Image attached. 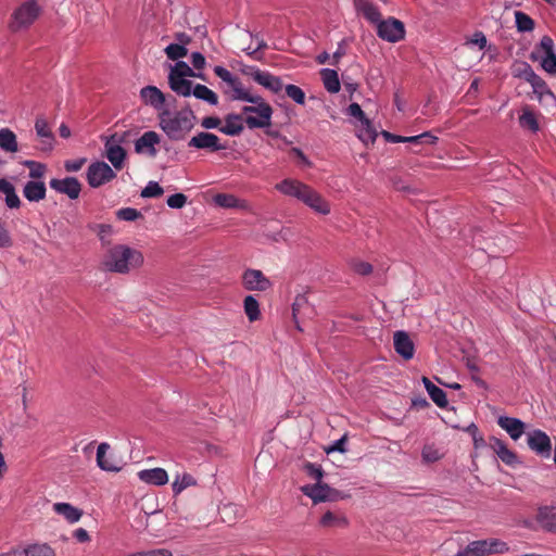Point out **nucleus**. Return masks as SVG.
<instances>
[{
	"label": "nucleus",
	"instance_id": "17",
	"mask_svg": "<svg viewBox=\"0 0 556 556\" xmlns=\"http://www.w3.org/2000/svg\"><path fill=\"white\" fill-rule=\"evenodd\" d=\"M188 146L190 148L206 149L210 151H219L226 149L225 146L220 144V140L216 135L206 131H201L193 136L188 142Z\"/></svg>",
	"mask_w": 556,
	"mask_h": 556
},
{
	"label": "nucleus",
	"instance_id": "35",
	"mask_svg": "<svg viewBox=\"0 0 556 556\" xmlns=\"http://www.w3.org/2000/svg\"><path fill=\"white\" fill-rule=\"evenodd\" d=\"M0 148L10 153L18 151L16 135L9 128L0 129Z\"/></svg>",
	"mask_w": 556,
	"mask_h": 556
},
{
	"label": "nucleus",
	"instance_id": "43",
	"mask_svg": "<svg viewBox=\"0 0 556 556\" xmlns=\"http://www.w3.org/2000/svg\"><path fill=\"white\" fill-rule=\"evenodd\" d=\"M92 231H94L101 241L103 247L111 244V237L113 233V228L108 224H96L90 227Z\"/></svg>",
	"mask_w": 556,
	"mask_h": 556
},
{
	"label": "nucleus",
	"instance_id": "22",
	"mask_svg": "<svg viewBox=\"0 0 556 556\" xmlns=\"http://www.w3.org/2000/svg\"><path fill=\"white\" fill-rule=\"evenodd\" d=\"M160 142V136L153 131H146L139 139L135 142V151L137 153H146L150 156H154L156 154L155 146Z\"/></svg>",
	"mask_w": 556,
	"mask_h": 556
},
{
	"label": "nucleus",
	"instance_id": "62",
	"mask_svg": "<svg viewBox=\"0 0 556 556\" xmlns=\"http://www.w3.org/2000/svg\"><path fill=\"white\" fill-rule=\"evenodd\" d=\"M305 470L307 475H309L312 478H314L317 481H320L323 478V469L320 466H316L314 464H306Z\"/></svg>",
	"mask_w": 556,
	"mask_h": 556
},
{
	"label": "nucleus",
	"instance_id": "8",
	"mask_svg": "<svg viewBox=\"0 0 556 556\" xmlns=\"http://www.w3.org/2000/svg\"><path fill=\"white\" fill-rule=\"evenodd\" d=\"M127 132H115L105 142V153L108 160L116 169H122L126 157V151L121 147L125 141Z\"/></svg>",
	"mask_w": 556,
	"mask_h": 556
},
{
	"label": "nucleus",
	"instance_id": "61",
	"mask_svg": "<svg viewBox=\"0 0 556 556\" xmlns=\"http://www.w3.org/2000/svg\"><path fill=\"white\" fill-rule=\"evenodd\" d=\"M345 441H346L345 435H343L339 440H336L329 447H327L325 450L326 453H328V454L333 453V452L344 453L345 452Z\"/></svg>",
	"mask_w": 556,
	"mask_h": 556
},
{
	"label": "nucleus",
	"instance_id": "50",
	"mask_svg": "<svg viewBox=\"0 0 556 556\" xmlns=\"http://www.w3.org/2000/svg\"><path fill=\"white\" fill-rule=\"evenodd\" d=\"M116 217L121 220L134 222L138 218H142V214L137 208L123 207L116 212Z\"/></svg>",
	"mask_w": 556,
	"mask_h": 556
},
{
	"label": "nucleus",
	"instance_id": "5",
	"mask_svg": "<svg viewBox=\"0 0 556 556\" xmlns=\"http://www.w3.org/2000/svg\"><path fill=\"white\" fill-rule=\"evenodd\" d=\"M509 552L508 544L500 539H485L470 542L455 556H490L503 555Z\"/></svg>",
	"mask_w": 556,
	"mask_h": 556
},
{
	"label": "nucleus",
	"instance_id": "56",
	"mask_svg": "<svg viewBox=\"0 0 556 556\" xmlns=\"http://www.w3.org/2000/svg\"><path fill=\"white\" fill-rule=\"evenodd\" d=\"M528 83L532 86L535 93L543 94L547 90L546 83L535 72Z\"/></svg>",
	"mask_w": 556,
	"mask_h": 556
},
{
	"label": "nucleus",
	"instance_id": "31",
	"mask_svg": "<svg viewBox=\"0 0 556 556\" xmlns=\"http://www.w3.org/2000/svg\"><path fill=\"white\" fill-rule=\"evenodd\" d=\"M425 389L427 390L430 399L441 408L447 405L446 393L435 384H433L427 377L421 379Z\"/></svg>",
	"mask_w": 556,
	"mask_h": 556
},
{
	"label": "nucleus",
	"instance_id": "60",
	"mask_svg": "<svg viewBox=\"0 0 556 556\" xmlns=\"http://www.w3.org/2000/svg\"><path fill=\"white\" fill-rule=\"evenodd\" d=\"M466 45H475L479 47V50H483L486 47V37L482 31H476L473 36L466 41Z\"/></svg>",
	"mask_w": 556,
	"mask_h": 556
},
{
	"label": "nucleus",
	"instance_id": "64",
	"mask_svg": "<svg viewBox=\"0 0 556 556\" xmlns=\"http://www.w3.org/2000/svg\"><path fill=\"white\" fill-rule=\"evenodd\" d=\"M191 63L195 70H202L205 66V58L200 52H193L191 54Z\"/></svg>",
	"mask_w": 556,
	"mask_h": 556
},
{
	"label": "nucleus",
	"instance_id": "49",
	"mask_svg": "<svg viewBox=\"0 0 556 556\" xmlns=\"http://www.w3.org/2000/svg\"><path fill=\"white\" fill-rule=\"evenodd\" d=\"M394 348H414L415 343L404 330L395 331L393 334Z\"/></svg>",
	"mask_w": 556,
	"mask_h": 556
},
{
	"label": "nucleus",
	"instance_id": "46",
	"mask_svg": "<svg viewBox=\"0 0 556 556\" xmlns=\"http://www.w3.org/2000/svg\"><path fill=\"white\" fill-rule=\"evenodd\" d=\"M358 138L364 142H374L377 138V131L374 128L371 122L368 119L367 124H361V129L358 132Z\"/></svg>",
	"mask_w": 556,
	"mask_h": 556
},
{
	"label": "nucleus",
	"instance_id": "39",
	"mask_svg": "<svg viewBox=\"0 0 556 556\" xmlns=\"http://www.w3.org/2000/svg\"><path fill=\"white\" fill-rule=\"evenodd\" d=\"M515 22L517 30L520 33L532 31L535 26L533 18L522 11L515 12Z\"/></svg>",
	"mask_w": 556,
	"mask_h": 556
},
{
	"label": "nucleus",
	"instance_id": "59",
	"mask_svg": "<svg viewBox=\"0 0 556 556\" xmlns=\"http://www.w3.org/2000/svg\"><path fill=\"white\" fill-rule=\"evenodd\" d=\"M12 244L13 240L5 227V223L0 220V249L10 248Z\"/></svg>",
	"mask_w": 556,
	"mask_h": 556
},
{
	"label": "nucleus",
	"instance_id": "9",
	"mask_svg": "<svg viewBox=\"0 0 556 556\" xmlns=\"http://www.w3.org/2000/svg\"><path fill=\"white\" fill-rule=\"evenodd\" d=\"M242 286L249 291L265 292L273 288V282L260 269L248 268L242 274Z\"/></svg>",
	"mask_w": 556,
	"mask_h": 556
},
{
	"label": "nucleus",
	"instance_id": "57",
	"mask_svg": "<svg viewBox=\"0 0 556 556\" xmlns=\"http://www.w3.org/2000/svg\"><path fill=\"white\" fill-rule=\"evenodd\" d=\"M348 114L358 119L361 124L368 123V118L366 117L364 111L362 110L358 103H351L348 108Z\"/></svg>",
	"mask_w": 556,
	"mask_h": 556
},
{
	"label": "nucleus",
	"instance_id": "47",
	"mask_svg": "<svg viewBox=\"0 0 556 556\" xmlns=\"http://www.w3.org/2000/svg\"><path fill=\"white\" fill-rule=\"evenodd\" d=\"M165 53L169 60L178 61L180 58L187 55L188 50L185 46L179 43H170L165 48Z\"/></svg>",
	"mask_w": 556,
	"mask_h": 556
},
{
	"label": "nucleus",
	"instance_id": "42",
	"mask_svg": "<svg viewBox=\"0 0 556 556\" xmlns=\"http://www.w3.org/2000/svg\"><path fill=\"white\" fill-rule=\"evenodd\" d=\"M519 123L522 128H527L533 132L539 130V123L535 114L528 108L523 109L519 117Z\"/></svg>",
	"mask_w": 556,
	"mask_h": 556
},
{
	"label": "nucleus",
	"instance_id": "12",
	"mask_svg": "<svg viewBox=\"0 0 556 556\" xmlns=\"http://www.w3.org/2000/svg\"><path fill=\"white\" fill-rule=\"evenodd\" d=\"M303 494L308 496L315 504L336 501L338 498V492L331 489L329 485L317 481L315 484H306L301 488Z\"/></svg>",
	"mask_w": 556,
	"mask_h": 556
},
{
	"label": "nucleus",
	"instance_id": "28",
	"mask_svg": "<svg viewBox=\"0 0 556 556\" xmlns=\"http://www.w3.org/2000/svg\"><path fill=\"white\" fill-rule=\"evenodd\" d=\"M47 188L45 182L29 180L23 188V195L29 202H39L46 198Z\"/></svg>",
	"mask_w": 556,
	"mask_h": 556
},
{
	"label": "nucleus",
	"instance_id": "18",
	"mask_svg": "<svg viewBox=\"0 0 556 556\" xmlns=\"http://www.w3.org/2000/svg\"><path fill=\"white\" fill-rule=\"evenodd\" d=\"M554 48V40L549 36H543L540 41V49L545 55L541 59V66L548 74L556 73V53Z\"/></svg>",
	"mask_w": 556,
	"mask_h": 556
},
{
	"label": "nucleus",
	"instance_id": "2",
	"mask_svg": "<svg viewBox=\"0 0 556 556\" xmlns=\"http://www.w3.org/2000/svg\"><path fill=\"white\" fill-rule=\"evenodd\" d=\"M280 193L294 198L321 215L330 213V204L312 187L292 178H286L275 186Z\"/></svg>",
	"mask_w": 556,
	"mask_h": 556
},
{
	"label": "nucleus",
	"instance_id": "36",
	"mask_svg": "<svg viewBox=\"0 0 556 556\" xmlns=\"http://www.w3.org/2000/svg\"><path fill=\"white\" fill-rule=\"evenodd\" d=\"M320 76L326 90L330 93H337L340 90V80L338 73L334 70L323 68Z\"/></svg>",
	"mask_w": 556,
	"mask_h": 556
},
{
	"label": "nucleus",
	"instance_id": "45",
	"mask_svg": "<svg viewBox=\"0 0 556 556\" xmlns=\"http://www.w3.org/2000/svg\"><path fill=\"white\" fill-rule=\"evenodd\" d=\"M24 166L29 168V177L31 179H40L45 176L47 172V166L40 162L36 161H25Z\"/></svg>",
	"mask_w": 556,
	"mask_h": 556
},
{
	"label": "nucleus",
	"instance_id": "32",
	"mask_svg": "<svg viewBox=\"0 0 556 556\" xmlns=\"http://www.w3.org/2000/svg\"><path fill=\"white\" fill-rule=\"evenodd\" d=\"M168 84L170 89L178 96L188 97L192 91V81L186 79V77H177L175 75H168Z\"/></svg>",
	"mask_w": 556,
	"mask_h": 556
},
{
	"label": "nucleus",
	"instance_id": "16",
	"mask_svg": "<svg viewBox=\"0 0 556 556\" xmlns=\"http://www.w3.org/2000/svg\"><path fill=\"white\" fill-rule=\"evenodd\" d=\"M529 447L539 455L549 456L552 444L549 437L542 430H533L528 433Z\"/></svg>",
	"mask_w": 556,
	"mask_h": 556
},
{
	"label": "nucleus",
	"instance_id": "14",
	"mask_svg": "<svg viewBox=\"0 0 556 556\" xmlns=\"http://www.w3.org/2000/svg\"><path fill=\"white\" fill-rule=\"evenodd\" d=\"M314 315V308L309 305L305 296L298 295L292 304V317L299 331H303L302 325L306 319H311Z\"/></svg>",
	"mask_w": 556,
	"mask_h": 556
},
{
	"label": "nucleus",
	"instance_id": "1",
	"mask_svg": "<svg viewBox=\"0 0 556 556\" xmlns=\"http://www.w3.org/2000/svg\"><path fill=\"white\" fill-rule=\"evenodd\" d=\"M141 251L126 244H115L105 251L101 268L104 271L126 275L143 265Z\"/></svg>",
	"mask_w": 556,
	"mask_h": 556
},
{
	"label": "nucleus",
	"instance_id": "41",
	"mask_svg": "<svg viewBox=\"0 0 556 556\" xmlns=\"http://www.w3.org/2000/svg\"><path fill=\"white\" fill-rule=\"evenodd\" d=\"M169 74L177 77H198L204 79L202 74H195L193 70L184 61H177V63L170 68Z\"/></svg>",
	"mask_w": 556,
	"mask_h": 556
},
{
	"label": "nucleus",
	"instance_id": "7",
	"mask_svg": "<svg viewBox=\"0 0 556 556\" xmlns=\"http://www.w3.org/2000/svg\"><path fill=\"white\" fill-rule=\"evenodd\" d=\"M376 27L378 37L388 42H399L405 37L404 23L395 17L381 20Z\"/></svg>",
	"mask_w": 556,
	"mask_h": 556
},
{
	"label": "nucleus",
	"instance_id": "54",
	"mask_svg": "<svg viewBox=\"0 0 556 556\" xmlns=\"http://www.w3.org/2000/svg\"><path fill=\"white\" fill-rule=\"evenodd\" d=\"M351 268L358 275L367 276L372 271L371 264L359 261V260H353L351 262Z\"/></svg>",
	"mask_w": 556,
	"mask_h": 556
},
{
	"label": "nucleus",
	"instance_id": "40",
	"mask_svg": "<svg viewBox=\"0 0 556 556\" xmlns=\"http://www.w3.org/2000/svg\"><path fill=\"white\" fill-rule=\"evenodd\" d=\"M244 312L250 321H255L260 318V304L253 295H248L243 301Z\"/></svg>",
	"mask_w": 556,
	"mask_h": 556
},
{
	"label": "nucleus",
	"instance_id": "27",
	"mask_svg": "<svg viewBox=\"0 0 556 556\" xmlns=\"http://www.w3.org/2000/svg\"><path fill=\"white\" fill-rule=\"evenodd\" d=\"M53 510L70 523L78 522L84 514L83 510L78 507H75L74 505L65 502L54 503Z\"/></svg>",
	"mask_w": 556,
	"mask_h": 556
},
{
	"label": "nucleus",
	"instance_id": "24",
	"mask_svg": "<svg viewBox=\"0 0 556 556\" xmlns=\"http://www.w3.org/2000/svg\"><path fill=\"white\" fill-rule=\"evenodd\" d=\"M138 478L147 484L156 486L165 485L168 482L167 471L160 467L140 470Z\"/></svg>",
	"mask_w": 556,
	"mask_h": 556
},
{
	"label": "nucleus",
	"instance_id": "44",
	"mask_svg": "<svg viewBox=\"0 0 556 556\" xmlns=\"http://www.w3.org/2000/svg\"><path fill=\"white\" fill-rule=\"evenodd\" d=\"M511 73L514 77L528 81L532 77L534 71L527 62H516L511 67Z\"/></svg>",
	"mask_w": 556,
	"mask_h": 556
},
{
	"label": "nucleus",
	"instance_id": "38",
	"mask_svg": "<svg viewBox=\"0 0 556 556\" xmlns=\"http://www.w3.org/2000/svg\"><path fill=\"white\" fill-rule=\"evenodd\" d=\"M191 93L200 100L206 101L212 105L218 104L217 94L204 85L198 84L192 88Z\"/></svg>",
	"mask_w": 556,
	"mask_h": 556
},
{
	"label": "nucleus",
	"instance_id": "33",
	"mask_svg": "<svg viewBox=\"0 0 556 556\" xmlns=\"http://www.w3.org/2000/svg\"><path fill=\"white\" fill-rule=\"evenodd\" d=\"M214 73L227 84V86L232 90V94H237L241 90L242 84L240 79L232 75L227 68L217 65L214 67Z\"/></svg>",
	"mask_w": 556,
	"mask_h": 556
},
{
	"label": "nucleus",
	"instance_id": "52",
	"mask_svg": "<svg viewBox=\"0 0 556 556\" xmlns=\"http://www.w3.org/2000/svg\"><path fill=\"white\" fill-rule=\"evenodd\" d=\"M164 193L163 188L155 181H149L148 185L142 189V198H157Z\"/></svg>",
	"mask_w": 556,
	"mask_h": 556
},
{
	"label": "nucleus",
	"instance_id": "37",
	"mask_svg": "<svg viewBox=\"0 0 556 556\" xmlns=\"http://www.w3.org/2000/svg\"><path fill=\"white\" fill-rule=\"evenodd\" d=\"M197 480L190 473L177 475L172 483V489L175 495L180 494L189 486H194Z\"/></svg>",
	"mask_w": 556,
	"mask_h": 556
},
{
	"label": "nucleus",
	"instance_id": "11",
	"mask_svg": "<svg viewBox=\"0 0 556 556\" xmlns=\"http://www.w3.org/2000/svg\"><path fill=\"white\" fill-rule=\"evenodd\" d=\"M110 445L100 443L97 448V465L103 471L118 472L123 468L122 460L110 452Z\"/></svg>",
	"mask_w": 556,
	"mask_h": 556
},
{
	"label": "nucleus",
	"instance_id": "29",
	"mask_svg": "<svg viewBox=\"0 0 556 556\" xmlns=\"http://www.w3.org/2000/svg\"><path fill=\"white\" fill-rule=\"evenodd\" d=\"M355 8L368 22L378 24L381 21L379 9L368 0H354Z\"/></svg>",
	"mask_w": 556,
	"mask_h": 556
},
{
	"label": "nucleus",
	"instance_id": "6",
	"mask_svg": "<svg viewBox=\"0 0 556 556\" xmlns=\"http://www.w3.org/2000/svg\"><path fill=\"white\" fill-rule=\"evenodd\" d=\"M40 8L36 0H28L22 3L13 13L10 28L18 31L30 26L39 16Z\"/></svg>",
	"mask_w": 556,
	"mask_h": 556
},
{
	"label": "nucleus",
	"instance_id": "10",
	"mask_svg": "<svg viewBox=\"0 0 556 556\" xmlns=\"http://www.w3.org/2000/svg\"><path fill=\"white\" fill-rule=\"evenodd\" d=\"M115 177L116 174L105 162H94L87 170V181L92 188H98Z\"/></svg>",
	"mask_w": 556,
	"mask_h": 556
},
{
	"label": "nucleus",
	"instance_id": "21",
	"mask_svg": "<svg viewBox=\"0 0 556 556\" xmlns=\"http://www.w3.org/2000/svg\"><path fill=\"white\" fill-rule=\"evenodd\" d=\"M349 525L345 514L339 510H327L319 519V526L325 529H345Z\"/></svg>",
	"mask_w": 556,
	"mask_h": 556
},
{
	"label": "nucleus",
	"instance_id": "53",
	"mask_svg": "<svg viewBox=\"0 0 556 556\" xmlns=\"http://www.w3.org/2000/svg\"><path fill=\"white\" fill-rule=\"evenodd\" d=\"M421 457L427 464L435 463L441 458V453L433 445H426L421 451Z\"/></svg>",
	"mask_w": 556,
	"mask_h": 556
},
{
	"label": "nucleus",
	"instance_id": "34",
	"mask_svg": "<svg viewBox=\"0 0 556 556\" xmlns=\"http://www.w3.org/2000/svg\"><path fill=\"white\" fill-rule=\"evenodd\" d=\"M20 556H55V551L48 543H34L18 551Z\"/></svg>",
	"mask_w": 556,
	"mask_h": 556
},
{
	"label": "nucleus",
	"instance_id": "15",
	"mask_svg": "<svg viewBox=\"0 0 556 556\" xmlns=\"http://www.w3.org/2000/svg\"><path fill=\"white\" fill-rule=\"evenodd\" d=\"M50 188L59 193L66 194L70 199L75 200L79 197L81 185L75 177H66L64 179L53 178L49 182Z\"/></svg>",
	"mask_w": 556,
	"mask_h": 556
},
{
	"label": "nucleus",
	"instance_id": "23",
	"mask_svg": "<svg viewBox=\"0 0 556 556\" xmlns=\"http://www.w3.org/2000/svg\"><path fill=\"white\" fill-rule=\"evenodd\" d=\"M489 445L504 464L514 466L518 463L517 455L501 439L491 437Z\"/></svg>",
	"mask_w": 556,
	"mask_h": 556
},
{
	"label": "nucleus",
	"instance_id": "20",
	"mask_svg": "<svg viewBox=\"0 0 556 556\" xmlns=\"http://www.w3.org/2000/svg\"><path fill=\"white\" fill-rule=\"evenodd\" d=\"M497 424L514 441L520 439L526 431V424L519 418L500 416Z\"/></svg>",
	"mask_w": 556,
	"mask_h": 556
},
{
	"label": "nucleus",
	"instance_id": "26",
	"mask_svg": "<svg viewBox=\"0 0 556 556\" xmlns=\"http://www.w3.org/2000/svg\"><path fill=\"white\" fill-rule=\"evenodd\" d=\"M536 521L542 529L556 533V508L553 506H542L538 509Z\"/></svg>",
	"mask_w": 556,
	"mask_h": 556
},
{
	"label": "nucleus",
	"instance_id": "58",
	"mask_svg": "<svg viewBox=\"0 0 556 556\" xmlns=\"http://www.w3.org/2000/svg\"><path fill=\"white\" fill-rule=\"evenodd\" d=\"M166 203L172 208H181L187 203V197L184 193H175L167 198Z\"/></svg>",
	"mask_w": 556,
	"mask_h": 556
},
{
	"label": "nucleus",
	"instance_id": "55",
	"mask_svg": "<svg viewBox=\"0 0 556 556\" xmlns=\"http://www.w3.org/2000/svg\"><path fill=\"white\" fill-rule=\"evenodd\" d=\"M126 556H174L173 552L167 548H152L142 552L130 553Z\"/></svg>",
	"mask_w": 556,
	"mask_h": 556
},
{
	"label": "nucleus",
	"instance_id": "63",
	"mask_svg": "<svg viewBox=\"0 0 556 556\" xmlns=\"http://www.w3.org/2000/svg\"><path fill=\"white\" fill-rule=\"evenodd\" d=\"M220 119L215 116L204 117L201 122V126L205 129L219 128Z\"/></svg>",
	"mask_w": 556,
	"mask_h": 556
},
{
	"label": "nucleus",
	"instance_id": "51",
	"mask_svg": "<svg viewBox=\"0 0 556 556\" xmlns=\"http://www.w3.org/2000/svg\"><path fill=\"white\" fill-rule=\"evenodd\" d=\"M286 94L298 104H304L305 103V93L304 91L295 85H287L285 87Z\"/></svg>",
	"mask_w": 556,
	"mask_h": 556
},
{
	"label": "nucleus",
	"instance_id": "3",
	"mask_svg": "<svg viewBox=\"0 0 556 556\" xmlns=\"http://www.w3.org/2000/svg\"><path fill=\"white\" fill-rule=\"evenodd\" d=\"M195 115L190 108L172 112L164 109L159 113L161 129L172 140H181L194 127Z\"/></svg>",
	"mask_w": 556,
	"mask_h": 556
},
{
	"label": "nucleus",
	"instance_id": "30",
	"mask_svg": "<svg viewBox=\"0 0 556 556\" xmlns=\"http://www.w3.org/2000/svg\"><path fill=\"white\" fill-rule=\"evenodd\" d=\"M243 114H228L225 117V124L219 127V130L228 136H239L243 127Z\"/></svg>",
	"mask_w": 556,
	"mask_h": 556
},
{
	"label": "nucleus",
	"instance_id": "48",
	"mask_svg": "<svg viewBox=\"0 0 556 556\" xmlns=\"http://www.w3.org/2000/svg\"><path fill=\"white\" fill-rule=\"evenodd\" d=\"M214 202L220 207L232 208L238 206L239 200L232 194L218 193L214 197Z\"/></svg>",
	"mask_w": 556,
	"mask_h": 556
},
{
	"label": "nucleus",
	"instance_id": "25",
	"mask_svg": "<svg viewBox=\"0 0 556 556\" xmlns=\"http://www.w3.org/2000/svg\"><path fill=\"white\" fill-rule=\"evenodd\" d=\"M251 76L257 84L275 93H278L283 88L281 79L268 72L255 70Z\"/></svg>",
	"mask_w": 556,
	"mask_h": 556
},
{
	"label": "nucleus",
	"instance_id": "4",
	"mask_svg": "<svg viewBox=\"0 0 556 556\" xmlns=\"http://www.w3.org/2000/svg\"><path fill=\"white\" fill-rule=\"evenodd\" d=\"M232 98L254 104L242 108V114L245 116L244 122L250 129L270 126L273 109L262 97L252 96L242 87L237 94H232Z\"/></svg>",
	"mask_w": 556,
	"mask_h": 556
},
{
	"label": "nucleus",
	"instance_id": "19",
	"mask_svg": "<svg viewBox=\"0 0 556 556\" xmlns=\"http://www.w3.org/2000/svg\"><path fill=\"white\" fill-rule=\"evenodd\" d=\"M142 101L157 110L159 113L164 110L166 102L165 94L155 86H147L140 90Z\"/></svg>",
	"mask_w": 556,
	"mask_h": 556
},
{
	"label": "nucleus",
	"instance_id": "13",
	"mask_svg": "<svg viewBox=\"0 0 556 556\" xmlns=\"http://www.w3.org/2000/svg\"><path fill=\"white\" fill-rule=\"evenodd\" d=\"M36 136L40 139L39 150L50 152L53 149L55 137L45 116L39 115L35 121Z\"/></svg>",
	"mask_w": 556,
	"mask_h": 556
}]
</instances>
